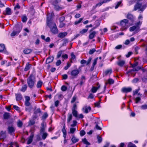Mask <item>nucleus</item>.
Listing matches in <instances>:
<instances>
[{
  "label": "nucleus",
  "instance_id": "09e8293b",
  "mask_svg": "<svg viewBox=\"0 0 147 147\" xmlns=\"http://www.w3.org/2000/svg\"><path fill=\"white\" fill-rule=\"evenodd\" d=\"M48 115L47 113H45L42 115V119H45L48 117Z\"/></svg>",
  "mask_w": 147,
  "mask_h": 147
},
{
  "label": "nucleus",
  "instance_id": "423d86ee",
  "mask_svg": "<svg viewBox=\"0 0 147 147\" xmlns=\"http://www.w3.org/2000/svg\"><path fill=\"white\" fill-rule=\"evenodd\" d=\"M55 23L52 21V14L48 13L47 16V24L50 28L53 26V24Z\"/></svg>",
  "mask_w": 147,
  "mask_h": 147
},
{
  "label": "nucleus",
  "instance_id": "39448f33",
  "mask_svg": "<svg viewBox=\"0 0 147 147\" xmlns=\"http://www.w3.org/2000/svg\"><path fill=\"white\" fill-rule=\"evenodd\" d=\"M128 20L127 19H125L121 21L120 25L121 28L120 30L123 31L126 30L128 28Z\"/></svg>",
  "mask_w": 147,
  "mask_h": 147
},
{
  "label": "nucleus",
  "instance_id": "6ab92c4d",
  "mask_svg": "<svg viewBox=\"0 0 147 147\" xmlns=\"http://www.w3.org/2000/svg\"><path fill=\"white\" fill-rule=\"evenodd\" d=\"M85 81L86 78L84 76H82L81 78L79 84L80 85L82 86L85 82Z\"/></svg>",
  "mask_w": 147,
  "mask_h": 147
},
{
  "label": "nucleus",
  "instance_id": "2f4dec72",
  "mask_svg": "<svg viewBox=\"0 0 147 147\" xmlns=\"http://www.w3.org/2000/svg\"><path fill=\"white\" fill-rule=\"evenodd\" d=\"M27 86L26 84H25L22 86V88L20 89V91L22 92H24L26 90Z\"/></svg>",
  "mask_w": 147,
  "mask_h": 147
},
{
  "label": "nucleus",
  "instance_id": "774afa93",
  "mask_svg": "<svg viewBox=\"0 0 147 147\" xmlns=\"http://www.w3.org/2000/svg\"><path fill=\"white\" fill-rule=\"evenodd\" d=\"M61 62L60 60H58L56 62V64L57 66H58L60 65Z\"/></svg>",
  "mask_w": 147,
  "mask_h": 147
},
{
  "label": "nucleus",
  "instance_id": "72a5a7b5",
  "mask_svg": "<svg viewBox=\"0 0 147 147\" xmlns=\"http://www.w3.org/2000/svg\"><path fill=\"white\" fill-rule=\"evenodd\" d=\"M6 14L7 15L11 14V9L9 8H7L6 9Z\"/></svg>",
  "mask_w": 147,
  "mask_h": 147
},
{
  "label": "nucleus",
  "instance_id": "58836bf2",
  "mask_svg": "<svg viewBox=\"0 0 147 147\" xmlns=\"http://www.w3.org/2000/svg\"><path fill=\"white\" fill-rule=\"evenodd\" d=\"M82 141L84 144H85L88 145H90V144L88 142L86 138H84L82 139Z\"/></svg>",
  "mask_w": 147,
  "mask_h": 147
},
{
  "label": "nucleus",
  "instance_id": "c85d7f7f",
  "mask_svg": "<svg viewBox=\"0 0 147 147\" xmlns=\"http://www.w3.org/2000/svg\"><path fill=\"white\" fill-rule=\"evenodd\" d=\"M9 116V113H5L3 114V117L5 119H8Z\"/></svg>",
  "mask_w": 147,
  "mask_h": 147
},
{
  "label": "nucleus",
  "instance_id": "9d476101",
  "mask_svg": "<svg viewBox=\"0 0 147 147\" xmlns=\"http://www.w3.org/2000/svg\"><path fill=\"white\" fill-rule=\"evenodd\" d=\"M127 19L130 20L132 23L133 22L135 19V17L133 16L132 14L129 13L127 14Z\"/></svg>",
  "mask_w": 147,
  "mask_h": 147
},
{
  "label": "nucleus",
  "instance_id": "a878e982",
  "mask_svg": "<svg viewBox=\"0 0 147 147\" xmlns=\"http://www.w3.org/2000/svg\"><path fill=\"white\" fill-rule=\"evenodd\" d=\"M79 140L78 138H77L74 136H73L71 139V140L74 144L78 142Z\"/></svg>",
  "mask_w": 147,
  "mask_h": 147
},
{
  "label": "nucleus",
  "instance_id": "0eeeda50",
  "mask_svg": "<svg viewBox=\"0 0 147 147\" xmlns=\"http://www.w3.org/2000/svg\"><path fill=\"white\" fill-rule=\"evenodd\" d=\"M79 73V71L78 69H74L72 70L70 73V75L72 78H74L77 77Z\"/></svg>",
  "mask_w": 147,
  "mask_h": 147
},
{
  "label": "nucleus",
  "instance_id": "7ed1b4c3",
  "mask_svg": "<svg viewBox=\"0 0 147 147\" xmlns=\"http://www.w3.org/2000/svg\"><path fill=\"white\" fill-rule=\"evenodd\" d=\"M22 28V25L20 24L16 25L14 27V30L11 33V36H14L18 34L20 32Z\"/></svg>",
  "mask_w": 147,
  "mask_h": 147
},
{
  "label": "nucleus",
  "instance_id": "6e6552de",
  "mask_svg": "<svg viewBox=\"0 0 147 147\" xmlns=\"http://www.w3.org/2000/svg\"><path fill=\"white\" fill-rule=\"evenodd\" d=\"M53 26L50 28L51 32L54 34H57L58 33V30L55 23H53Z\"/></svg>",
  "mask_w": 147,
  "mask_h": 147
},
{
  "label": "nucleus",
  "instance_id": "4be33fe9",
  "mask_svg": "<svg viewBox=\"0 0 147 147\" xmlns=\"http://www.w3.org/2000/svg\"><path fill=\"white\" fill-rule=\"evenodd\" d=\"M32 50L30 49H26L23 51L24 53L26 54H28L31 53Z\"/></svg>",
  "mask_w": 147,
  "mask_h": 147
},
{
  "label": "nucleus",
  "instance_id": "393cba45",
  "mask_svg": "<svg viewBox=\"0 0 147 147\" xmlns=\"http://www.w3.org/2000/svg\"><path fill=\"white\" fill-rule=\"evenodd\" d=\"M141 67H134L130 71H128V73H131L132 71H137L141 69Z\"/></svg>",
  "mask_w": 147,
  "mask_h": 147
},
{
  "label": "nucleus",
  "instance_id": "e433bc0d",
  "mask_svg": "<svg viewBox=\"0 0 147 147\" xmlns=\"http://www.w3.org/2000/svg\"><path fill=\"white\" fill-rule=\"evenodd\" d=\"M83 18H80L78 20L74 22L75 25H76L81 23L82 21L83 20Z\"/></svg>",
  "mask_w": 147,
  "mask_h": 147
},
{
  "label": "nucleus",
  "instance_id": "c03bdc74",
  "mask_svg": "<svg viewBox=\"0 0 147 147\" xmlns=\"http://www.w3.org/2000/svg\"><path fill=\"white\" fill-rule=\"evenodd\" d=\"M141 100V98L140 97H137L135 98V103L136 104L138 103Z\"/></svg>",
  "mask_w": 147,
  "mask_h": 147
},
{
  "label": "nucleus",
  "instance_id": "c9c22d12",
  "mask_svg": "<svg viewBox=\"0 0 147 147\" xmlns=\"http://www.w3.org/2000/svg\"><path fill=\"white\" fill-rule=\"evenodd\" d=\"M19 147L18 145L15 142H11L10 143V146L9 147Z\"/></svg>",
  "mask_w": 147,
  "mask_h": 147
},
{
  "label": "nucleus",
  "instance_id": "1a4fd4ad",
  "mask_svg": "<svg viewBox=\"0 0 147 147\" xmlns=\"http://www.w3.org/2000/svg\"><path fill=\"white\" fill-rule=\"evenodd\" d=\"M91 110V108L90 106H86L82 109L83 112L86 113H88L89 111H90Z\"/></svg>",
  "mask_w": 147,
  "mask_h": 147
},
{
  "label": "nucleus",
  "instance_id": "a18cd8bd",
  "mask_svg": "<svg viewBox=\"0 0 147 147\" xmlns=\"http://www.w3.org/2000/svg\"><path fill=\"white\" fill-rule=\"evenodd\" d=\"M62 51H59L57 53V57L58 58H59V57L61 56L62 54Z\"/></svg>",
  "mask_w": 147,
  "mask_h": 147
},
{
  "label": "nucleus",
  "instance_id": "e2e57ef3",
  "mask_svg": "<svg viewBox=\"0 0 147 147\" xmlns=\"http://www.w3.org/2000/svg\"><path fill=\"white\" fill-rule=\"evenodd\" d=\"M71 65V64L70 63H68L67 64V66L64 67V69L65 70L67 69Z\"/></svg>",
  "mask_w": 147,
  "mask_h": 147
},
{
  "label": "nucleus",
  "instance_id": "4d7b16f0",
  "mask_svg": "<svg viewBox=\"0 0 147 147\" xmlns=\"http://www.w3.org/2000/svg\"><path fill=\"white\" fill-rule=\"evenodd\" d=\"M98 59V58H96L94 60L92 65L94 66L96 64Z\"/></svg>",
  "mask_w": 147,
  "mask_h": 147
},
{
  "label": "nucleus",
  "instance_id": "b1692460",
  "mask_svg": "<svg viewBox=\"0 0 147 147\" xmlns=\"http://www.w3.org/2000/svg\"><path fill=\"white\" fill-rule=\"evenodd\" d=\"M31 66V65L29 64V63H27L24 69V71H28L30 68Z\"/></svg>",
  "mask_w": 147,
  "mask_h": 147
},
{
  "label": "nucleus",
  "instance_id": "412c9836",
  "mask_svg": "<svg viewBox=\"0 0 147 147\" xmlns=\"http://www.w3.org/2000/svg\"><path fill=\"white\" fill-rule=\"evenodd\" d=\"M55 9L57 11H59L64 8V7L62 6H59L58 5L54 6Z\"/></svg>",
  "mask_w": 147,
  "mask_h": 147
},
{
  "label": "nucleus",
  "instance_id": "9b49d317",
  "mask_svg": "<svg viewBox=\"0 0 147 147\" xmlns=\"http://www.w3.org/2000/svg\"><path fill=\"white\" fill-rule=\"evenodd\" d=\"M112 72V70L111 69L106 70L103 72V75L106 76L107 75H110Z\"/></svg>",
  "mask_w": 147,
  "mask_h": 147
},
{
  "label": "nucleus",
  "instance_id": "a19ab883",
  "mask_svg": "<svg viewBox=\"0 0 147 147\" xmlns=\"http://www.w3.org/2000/svg\"><path fill=\"white\" fill-rule=\"evenodd\" d=\"M45 127L44 126V123H41V127L40 128V131L41 132H43L44 131V129H45Z\"/></svg>",
  "mask_w": 147,
  "mask_h": 147
},
{
  "label": "nucleus",
  "instance_id": "8fccbe9b",
  "mask_svg": "<svg viewBox=\"0 0 147 147\" xmlns=\"http://www.w3.org/2000/svg\"><path fill=\"white\" fill-rule=\"evenodd\" d=\"M48 135V134L46 133H44L42 136V138L43 140H45Z\"/></svg>",
  "mask_w": 147,
  "mask_h": 147
},
{
  "label": "nucleus",
  "instance_id": "2eb2a0df",
  "mask_svg": "<svg viewBox=\"0 0 147 147\" xmlns=\"http://www.w3.org/2000/svg\"><path fill=\"white\" fill-rule=\"evenodd\" d=\"M98 87H97L95 86H93L92 87L91 90L92 93H95L96 92L97 90L100 88V85L98 84Z\"/></svg>",
  "mask_w": 147,
  "mask_h": 147
},
{
  "label": "nucleus",
  "instance_id": "bb28decb",
  "mask_svg": "<svg viewBox=\"0 0 147 147\" xmlns=\"http://www.w3.org/2000/svg\"><path fill=\"white\" fill-rule=\"evenodd\" d=\"M72 116L71 113H68L67 115V122L69 123L72 120Z\"/></svg>",
  "mask_w": 147,
  "mask_h": 147
},
{
  "label": "nucleus",
  "instance_id": "ddd939ff",
  "mask_svg": "<svg viewBox=\"0 0 147 147\" xmlns=\"http://www.w3.org/2000/svg\"><path fill=\"white\" fill-rule=\"evenodd\" d=\"M98 120L99 119L97 118V121H96L95 123L96 124L95 128L98 130H101L102 129V128L99 126L98 125L100 124V121H99L98 122Z\"/></svg>",
  "mask_w": 147,
  "mask_h": 147
},
{
  "label": "nucleus",
  "instance_id": "4c0bfd02",
  "mask_svg": "<svg viewBox=\"0 0 147 147\" xmlns=\"http://www.w3.org/2000/svg\"><path fill=\"white\" fill-rule=\"evenodd\" d=\"M53 59V57H49L48 58L46 61V63H50L52 62Z\"/></svg>",
  "mask_w": 147,
  "mask_h": 147
},
{
  "label": "nucleus",
  "instance_id": "603ef678",
  "mask_svg": "<svg viewBox=\"0 0 147 147\" xmlns=\"http://www.w3.org/2000/svg\"><path fill=\"white\" fill-rule=\"evenodd\" d=\"M127 147H136V145L130 142L129 143Z\"/></svg>",
  "mask_w": 147,
  "mask_h": 147
},
{
  "label": "nucleus",
  "instance_id": "7c9ffc66",
  "mask_svg": "<svg viewBox=\"0 0 147 147\" xmlns=\"http://www.w3.org/2000/svg\"><path fill=\"white\" fill-rule=\"evenodd\" d=\"M61 1L60 0H55L53 1L52 2V4L55 6L56 5H58V3L60 2Z\"/></svg>",
  "mask_w": 147,
  "mask_h": 147
},
{
  "label": "nucleus",
  "instance_id": "20e7f679",
  "mask_svg": "<svg viewBox=\"0 0 147 147\" xmlns=\"http://www.w3.org/2000/svg\"><path fill=\"white\" fill-rule=\"evenodd\" d=\"M146 7V5H142L140 2H137L134 6V10L136 11L138 9V11H141L140 12L141 13L143 12Z\"/></svg>",
  "mask_w": 147,
  "mask_h": 147
},
{
  "label": "nucleus",
  "instance_id": "79ce46f5",
  "mask_svg": "<svg viewBox=\"0 0 147 147\" xmlns=\"http://www.w3.org/2000/svg\"><path fill=\"white\" fill-rule=\"evenodd\" d=\"M114 81L112 79H109L108 80V83L110 84H112L114 83Z\"/></svg>",
  "mask_w": 147,
  "mask_h": 147
},
{
  "label": "nucleus",
  "instance_id": "f3484780",
  "mask_svg": "<svg viewBox=\"0 0 147 147\" xmlns=\"http://www.w3.org/2000/svg\"><path fill=\"white\" fill-rule=\"evenodd\" d=\"M15 130V129L12 126H9L8 127V131L10 134L14 133Z\"/></svg>",
  "mask_w": 147,
  "mask_h": 147
},
{
  "label": "nucleus",
  "instance_id": "f03ea898",
  "mask_svg": "<svg viewBox=\"0 0 147 147\" xmlns=\"http://www.w3.org/2000/svg\"><path fill=\"white\" fill-rule=\"evenodd\" d=\"M27 82L28 87L30 88H32L35 84L36 80L34 76L30 75L27 79Z\"/></svg>",
  "mask_w": 147,
  "mask_h": 147
},
{
  "label": "nucleus",
  "instance_id": "13d9d810",
  "mask_svg": "<svg viewBox=\"0 0 147 147\" xmlns=\"http://www.w3.org/2000/svg\"><path fill=\"white\" fill-rule=\"evenodd\" d=\"M121 1H120L119 2H118L116 4L115 7V9H117V8L119 6L121 5Z\"/></svg>",
  "mask_w": 147,
  "mask_h": 147
},
{
  "label": "nucleus",
  "instance_id": "f257e3e1",
  "mask_svg": "<svg viewBox=\"0 0 147 147\" xmlns=\"http://www.w3.org/2000/svg\"><path fill=\"white\" fill-rule=\"evenodd\" d=\"M138 19V21L135 23V25L129 28V31L133 32L134 34L138 33L140 30V28L142 23V15L141 14L139 15Z\"/></svg>",
  "mask_w": 147,
  "mask_h": 147
},
{
  "label": "nucleus",
  "instance_id": "a211bd4d",
  "mask_svg": "<svg viewBox=\"0 0 147 147\" xmlns=\"http://www.w3.org/2000/svg\"><path fill=\"white\" fill-rule=\"evenodd\" d=\"M96 32L95 31H94L92 32H90V34L89 36V38L90 39H93L95 36Z\"/></svg>",
  "mask_w": 147,
  "mask_h": 147
},
{
  "label": "nucleus",
  "instance_id": "aec40b11",
  "mask_svg": "<svg viewBox=\"0 0 147 147\" xmlns=\"http://www.w3.org/2000/svg\"><path fill=\"white\" fill-rule=\"evenodd\" d=\"M67 33L66 32H61L59 33L58 37L60 38H63L66 36L67 35Z\"/></svg>",
  "mask_w": 147,
  "mask_h": 147
},
{
  "label": "nucleus",
  "instance_id": "69168bd1",
  "mask_svg": "<svg viewBox=\"0 0 147 147\" xmlns=\"http://www.w3.org/2000/svg\"><path fill=\"white\" fill-rule=\"evenodd\" d=\"M97 138L98 140V142L99 143H100L102 141V138L99 136H98Z\"/></svg>",
  "mask_w": 147,
  "mask_h": 147
},
{
  "label": "nucleus",
  "instance_id": "6e6d98bb",
  "mask_svg": "<svg viewBox=\"0 0 147 147\" xmlns=\"http://www.w3.org/2000/svg\"><path fill=\"white\" fill-rule=\"evenodd\" d=\"M100 100L99 102L95 103L94 105H95V106L96 107H100Z\"/></svg>",
  "mask_w": 147,
  "mask_h": 147
},
{
  "label": "nucleus",
  "instance_id": "052dcab7",
  "mask_svg": "<svg viewBox=\"0 0 147 147\" xmlns=\"http://www.w3.org/2000/svg\"><path fill=\"white\" fill-rule=\"evenodd\" d=\"M35 123V122L34 120H30L29 122L28 125H34Z\"/></svg>",
  "mask_w": 147,
  "mask_h": 147
},
{
  "label": "nucleus",
  "instance_id": "5fc2aeb1",
  "mask_svg": "<svg viewBox=\"0 0 147 147\" xmlns=\"http://www.w3.org/2000/svg\"><path fill=\"white\" fill-rule=\"evenodd\" d=\"M141 109L143 110H144L147 109V105H144L141 106Z\"/></svg>",
  "mask_w": 147,
  "mask_h": 147
},
{
  "label": "nucleus",
  "instance_id": "37998d69",
  "mask_svg": "<svg viewBox=\"0 0 147 147\" xmlns=\"http://www.w3.org/2000/svg\"><path fill=\"white\" fill-rule=\"evenodd\" d=\"M67 89V87L63 85L62 86L61 88V90L63 91H65Z\"/></svg>",
  "mask_w": 147,
  "mask_h": 147
},
{
  "label": "nucleus",
  "instance_id": "dca6fc26",
  "mask_svg": "<svg viewBox=\"0 0 147 147\" xmlns=\"http://www.w3.org/2000/svg\"><path fill=\"white\" fill-rule=\"evenodd\" d=\"M125 63V61L123 60H119L117 62V65L120 67H122Z\"/></svg>",
  "mask_w": 147,
  "mask_h": 147
},
{
  "label": "nucleus",
  "instance_id": "680f3d73",
  "mask_svg": "<svg viewBox=\"0 0 147 147\" xmlns=\"http://www.w3.org/2000/svg\"><path fill=\"white\" fill-rule=\"evenodd\" d=\"M88 29H84L81 31H80V32L81 34H84L86 33L88 31Z\"/></svg>",
  "mask_w": 147,
  "mask_h": 147
},
{
  "label": "nucleus",
  "instance_id": "864d4df0",
  "mask_svg": "<svg viewBox=\"0 0 147 147\" xmlns=\"http://www.w3.org/2000/svg\"><path fill=\"white\" fill-rule=\"evenodd\" d=\"M76 130L75 128H71L70 129V132L71 134H73Z\"/></svg>",
  "mask_w": 147,
  "mask_h": 147
},
{
  "label": "nucleus",
  "instance_id": "3c124183",
  "mask_svg": "<svg viewBox=\"0 0 147 147\" xmlns=\"http://www.w3.org/2000/svg\"><path fill=\"white\" fill-rule=\"evenodd\" d=\"M41 111L40 109H38L36 110L34 112V114L36 115L37 114L40 113Z\"/></svg>",
  "mask_w": 147,
  "mask_h": 147
},
{
  "label": "nucleus",
  "instance_id": "5701e85b",
  "mask_svg": "<svg viewBox=\"0 0 147 147\" xmlns=\"http://www.w3.org/2000/svg\"><path fill=\"white\" fill-rule=\"evenodd\" d=\"M62 131L63 134V137L64 138H65L66 136V131L65 128V125L63 127Z\"/></svg>",
  "mask_w": 147,
  "mask_h": 147
},
{
  "label": "nucleus",
  "instance_id": "0e129e2a",
  "mask_svg": "<svg viewBox=\"0 0 147 147\" xmlns=\"http://www.w3.org/2000/svg\"><path fill=\"white\" fill-rule=\"evenodd\" d=\"M85 131L83 130H81L80 132V135L81 136H83L85 134Z\"/></svg>",
  "mask_w": 147,
  "mask_h": 147
},
{
  "label": "nucleus",
  "instance_id": "473e14b6",
  "mask_svg": "<svg viewBox=\"0 0 147 147\" xmlns=\"http://www.w3.org/2000/svg\"><path fill=\"white\" fill-rule=\"evenodd\" d=\"M16 98L17 100H19L22 99V95L20 94H16Z\"/></svg>",
  "mask_w": 147,
  "mask_h": 147
},
{
  "label": "nucleus",
  "instance_id": "c756f323",
  "mask_svg": "<svg viewBox=\"0 0 147 147\" xmlns=\"http://www.w3.org/2000/svg\"><path fill=\"white\" fill-rule=\"evenodd\" d=\"M72 113L73 116L76 117L77 118L78 117V113L76 110H74L72 111Z\"/></svg>",
  "mask_w": 147,
  "mask_h": 147
},
{
  "label": "nucleus",
  "instance_id": "cd10ccee",
  "mask_svg": "<svg viewBox=\"0 0 147 147\" xmlns=\"http://www.w3.org/2000/svg\"><path fill=\"white\" fill-rule=\"evenodd\" d=\"M5 49L4 45L3 44H0V52H5Z\"/></svg>",
  "mask_w": 147,
  "mask_h": 147
},
{
  "label": "nucleus",
  "instance_id": "de8ad7c7",
  "mask_svg": "<svg viewBox=\"0 0 147 147\" xmlns=\"http://www.w3.org/2000/svg\"><path fill=\"white\" fill-rule=\"evenodd\" d=\"M140 90V89L139 88L138 89H136L135 90L133 91V95H135L137 94L138 92Z\"/></svg>",
  "mask_w": 147,
  "mask_h": 147
},
{
  "label": "nucleus",
  "instance_id": "f704fd0d",
  "mask_svg": "<svg viewBox=\"0 0 147 147\" xmlns=\"http://www.w3.org/2000/svg\"><path fill=\"white\" fill-rule=\"evenodd\" d=\"M18 126L19 127H21L23 123L20 120H18L17 122Z\"/></svg>",
  "mask_w": 147,
  "mask_h": 147
},
{
  "label": "nucleus",
  "instance_id": "bf43d9fd",
  "mask_svg": "<svg viewBox=\"0 0 147 147\" xmlns=\"http://www.w3.org/2000/svg\"><path fill=\"white\" fill-rule=\"evenodd\" d=\"M96 51V50L94 49H92L90 50L89 51V54L90 55L92 54H93L95 51Z\"/></svg>",
  "mask_w": 147,
  "mask_h": 147
},
{
  "label": "nucleus",
  "instance_id": "338daca9",
  "mask_svg": "<svg viewBox=\"0 0 147 147\" xmlns=\"http://www.w3.org/2000/svg\"><path fill=\"white\" fill-rule=\"evenodd\" d=\"M77 97L76 96H74L72 98V99L71 101V103H73L76 100V98Z\"/></svg>",
  "mask_w": 147,
  "mask_h": 147
},
{
  "label": "nucleus",
  "instance_id": "f8f14e48",
  "mask_svg": "<svg viewBox=\"0 0 147 147\" xmlns=\"http://www.w3.org/2000/svg\"><path fill=\"white\" fill-rule=\"evenodd\" d=\"M122 91L123 92H131L132 90V89L130 87H124L122 89Z\"/></svg>",
  "mask_w": 147,
  "mask_h": 147
},
{
  "label": "nucleus",
  "instance_id": "4468645a",
  "mask_svg": "<svg viewBox=\"0 0 147 147\" xmlns=\"http://www.w3.org/2000/svg\"><path fill=\"white\" fill-rule=\"evenodd\" d=\"M34 136V134L33 133H32L30 136L28 138V140L27 142V144H30L32 142Z\"/></svg>",
  "mask_w": 147,
  "mask_h": 147
},
{
  "label": "nucleus",
  "instance_id": "ea45409f",
  "mask_svg": "<svg viewBox=\"0 0 147 147\" xmlns=\"http://www.w3.org/2000/svg\"><path fill=\"white\" fill-rule=\"evenodd\" d=\"M42 82L41 81H38L37 83L36 86L38 88H40L42 84Z\"/></svg>",
  "mask_w": 147,
  "mask_h": 147
},
{
  "label": "nucleus",
  "instance_id": "49530a36",
  "mask_svg": "<svg viewBox=\"0 0 147 147\" xmlns=\"http://www.w3.org/2000/svg\"><path fill=\"white\" fill-rule=\"evenodd\" d=\"M22 21L23 22H25L27 20L26 17L25 16H23L22 17Z\"/></svg>",
  "mask_w": 147,
  "mask_h": 147
}]
</instances>
